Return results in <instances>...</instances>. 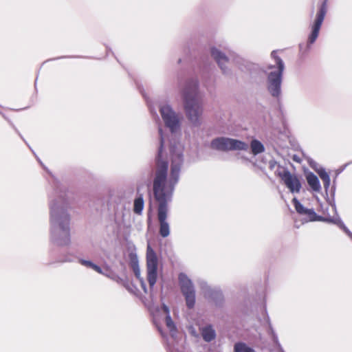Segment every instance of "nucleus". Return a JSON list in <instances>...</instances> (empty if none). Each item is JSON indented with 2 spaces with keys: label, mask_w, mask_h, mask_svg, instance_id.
I'll return each instance as SVG.
<instances>
[{
  "label": "nucleus",
  "mask_w": 352,
  "mask_h": 352,
  "mask_svg": "<svg viewBox=\"0 0 352 352\" xmlns=\"http://www.w3.org/2000/svg\"><path fill=\"white\" fill-rule=\"evenodd\" d=\"M160 146L157 157V170L153 182V191L158 201L157 217L160 222V234L166 237L170 234L169 224L166 221L168 207V203L171 200L174 186L179 179L181 165L183 162L184 146L180 143L171 144L170 151L171 157V172L168 179H166L168 168L167 162L164 159V146L165 138L161 129H159Z\"/></svg>",
  "instance_id": "nucleus-1"
},
{
  "label": "nucleus",
  "mask_w": 352,
  "mask_h": 352,
  "mask_svg": "<svg viewBox=\"0 0 352 352\" xmlns=\"http://www.w3.org/2000/svg\"><path fill=\"white\" fill-rule=\"evenodd\" d=\"M294 160L296 162H300L299 159L296 156H294Z\"/></svg>",
  "instance_id": "nucleus-28"
},
{
  "label": "nucleus",
  "mask_w": 352,
  "mask_h": 352,
  "mask_svg": "<svg viewBox=\"0 0 352 352\" xmlns=\"http://www.w3.org/2000/svg\"><path fill=\"white\" fill-rule=\"evenodd\" d=\"M276 164V162H274V161H271V162H270V168H274V166H275V164Z\"/></svg>",
  "instance_id": "nucleus-26"
},
{
  "label": "nucleus",
  "mask_w": 352,
  "mask_h": 352,
  "mask_svg": "<svg viewBox=\"0 0 352 352\" xmlns=\"http://www.w3.org/2000/svg\"><path fill=\"white\" fill-rule=\"evenodd\" d=\"M144 202L142 196L137 197L133 201V212L141 214L144 208Z\"/></svg>",
  "instance_id": "nucleus-16"
},
{
  "label": "nucleus",
  "mask_w": 352,
  "mask_h": 352,
  "mask_svg": "<svg viewBox=\"0 0 352 352\" xmlns=\"http://www.w3.org/2000/svg\"><path fill=\"white\" fill-rule=\"evenodd\" d=\"M292 202L297 212L306 216V221L322 220L320 217L317 216L316 213L313 209H307L305 208L296 198H294Z\"/></svg>",
  "instance_id": "nucleus-11"
},
{
  "label": "nucleus",
  "mask_w": 352,
  "mask_h": 352,
  "mask_svg": "<svg viewBox=\"0 0 352 352\" xmlns=\"http://www.w3.org/2000/svg\"><path fill=\"white\" fill-rule=\"evenodd\" d=\"M65 226L63 224V222L60 223V226L62 230L66 232V234L68 236H69V217H67V216L65 217Z\"/></svg>",
  "instance_id": "nucleus-21"
},
{
  "label": "nucleus",
  "mask_w": 352,
  "mask_h": 352,
  "mask_svg": "<svg viewBox=\"0 0 352 352\" xmlns=\"http://www.w3.org/2000/svg\"><path fill=\"white\" fill-rule=\"evenodd\" d=\"M327 13V4L326 1H324L320 8L319 11L316 14V18L311 25V32L308 37L307 45L309 46L313 44L316 40L317 39L319 31L320 30L321 25L324 21L325 14Z\"/></svg>",
  "instance_id": "nucleus-10"
},
{
  "label": "nucleus",
  "mask_w": 352,
  "mask_h": 352,
  "mask_svg": "<svg viewBox=\"0 0 352 352\" xmlns=\"http://www.w3.org/2000/svg\"><path fill=\"white\" fill-rule=\"evenodd\" d=\"M339 226L344 230V232L352 239V232L345 226V225L342 222H340Z\"/></svg>",
  "instance_id": "nucleus-23"
},
{
  "label": "nucleus",
  "mask_w": 352,
  "mask_h": 352,
  "mask_svg": "<svg viewBox=\"0 0 352 352\" xmlns=\"http://www.w3.org/2000/svg\"><path fill=\"white\" fill-rule=\"evenodd\" d=\"M123 285L126 288L127 290H129V292H131V288H130V286L129 284H126L125 283H123Z\"/></svg>",
  "instance_id": "nucleus-27"
},
{
  "label": "nucleus",
  "mask_w": 352,
  "mask_h": 352,
  "mask_svg": "<svg viewBox=\"0 0 352 352\" xmlns=\"http://www.w3.org/2000/svg\"><path fill=\"white\" fill-rule=\"evenodd\" d=\"M179 280L182 292L186 298V305L188 308L193 307L195 303V292L191 280L182 273L179 276Z\"/></svg>",
  "instance_id": "nucleus-8"
},
{
  "label": "nucleus",
  "mask_w": 352,
  "mask_h": 352,
  "mask_svg": "<svg viewBox=\"0 0 352 352\" xmlns=\"http://www.w3.org/2000/svg\"><path fill=\"white\" fill-rule=\"evenodd\" d=\"M318 173L320 177V179L322 180L324 183V187L326 190H327L330 186V177L329 174L326 172V170L323 168H321L318 170Z\"/></svg>",
  "instance_id": "nucleus-17"
},
{
  "label": "nucleus",
  "mask_w": 352,
  "mask_h": 352,
  "mask_svg": "<svg viewBox=\"0 0 352 352\" xmlns=\"http://www.w3.org/2000/svg\"><path fill=\"white\" fill-rule=\"evenodd\" d=\"M252 153L256 155L265 151L264 145L257 140H252L250 143Z\"/></svg>",
  "instance_id": "nucleus-15"
},
{
  "label": "nucleus",
  "mask_w": 352,
  "mask_h": 352,
  "mask_svg": "<svg viewBox=\"0 0 352 352\" xmlns=\"http://www.w3.org/2000/svg\"><path fill=\"white\" fill-rule=\"evenodd\" d=\"M276 174L281 179L283 182L292 193H298L301 189V183L298 177L291 173L287 168L278 166Z\"/></svg>",
  "instance_id": "nucleus-7"
},
{
  "label": "nucleus",
  "mask_w": 352,
  "mask_h": 352,
  "mask_svg": "<svg viewBox=\"0 0 352 352\" xmlns=\"http://www.w3.org/2000/svg\"><path fill=\"white\" fill-rule=\"evenodd\" d=\"M273 67H274V66L270 65V66H269V69H272V68H273Z\"/></svg>",
  "instance_id": "nucleus-30"
},
{
  "label": "nucleus",
  "mask_w": 352,
  "mask_h": 352,
  "mask_svg": "<svg viewBox=\"0 0 352 352\" xmlns=\"http://www.w3.org/2000/svg\"><path fill=\"white\" fill-rule=\"evenodd\" d=\"M201 335L206 342H210L216 337V333L212 326L208 325L201 329Z\"/></svg>",
  "instance_id": "nucleus-14"
},
{
  "label": "nucleus",
  "mask_w": 352,
  "mask_h": 352,
  "mask_svg": "<svg viewBox=\"0 0 352 352\" xmlns=\"http://www.w3.org/2000/svg\"><path fill=\"white\" fill-rule=\"evenodd\" d=\"M129 258H132V254H129Z\"/></svg>",
  "instance_id": "nucleus-29"
},
{
  "label": "nucleus",
  "mask_w": 352,
  "mask_h": 352,
  "mask_svg": "<svg viewBox=\"0 0 352 352\" xmlns=\"http://www.w3.org/2000/svg\"><path fill=\"white\" fill-rule=\"evenodd\" d=\"M234 352H255L252 348L244 343H236L234 345Z\"/></svg>",
  "instance_id": "nucleus-19"
},
{
  "label": "nucleus",
  "mask_w": 352,
  "mask_h": 352,
  "mask_svg": "<svg viewBox=\"0 0 352 352\" xmlns=\"http://www.w3.org/2000/svg\"><path fill=\"white\" fill-rule=\"evenodd\" d=\"M210 147L212 149L221 151H246L248 148V144L236 139L219 137L211 141Z\"/></svg>",
  "instance_id": "nucleus-4"
},
{
  "label": "nucleus",
  "mask_w": 352,
  "mask_h": 352,
  "mask_svg": "<svg viewBox=\"0 0 352 352\" xmlns=\"http://www.w3.org/2000/svg\"><path fill=\"white\" fill-rule=\"evenodd\" d=\"M160 111L163 121L171 132H176L180 129L179 117L170 104L167 103L161 104Z\"/></svg>",
  "instance_id": "nucleus-5"
},
{
  "label": "nucleus",
  "mask_w": 352,
  "mask_h": 352,
  "mask_svg": "<svg viewBox=\"0 0 352 352\" xmlns=\"http://www.w3.org/2000/svg\"><path fill=\"white\" fill-rule=\"evenodd\" d=\"M271 57L274 60L277 70L269 73L267 80V89L272 97L279 98L281 96L282 76L285 64L283 60L277 56V51L272 52Z\"/></svg>",
  "instance_id": "nucleus-3"
},
{
  "label": "nucleus",
  "mask_w": 352,
  "mask_h": 352,
  "mask_svg": "<svg viewBox=\"0 0 352 352\" xmlns=\"http://www.w3.org/2000/svg\"><path fill=\"white\" fill-rule=\"evenodd\" d=\"M80 262L82 265H83L87 267H91V268L94 265V263H93L92 262H91L89 261L81 260Z\"/></svg>",
  "instance_id": "nucleus-24"
},
{
  "label": "nucleus",
  "mask_w": 352,
  "mask_h": 352,
  "mask_svg": "<svg viewBox=\"0 0 352 352\" xmlns=\"http://www.w3.org/2000/svg\"><path fill=\"white\" fill-rule=\"evenodd\" d=\"M133 272H134L136 278L139 280L142 289H144V291L146 292V285H145V283L143 281V280L140 278V270L138 269V267H136L134 264H133Z\"/></svg>",
  "instance_id": "nucleus-20"
},
{
  "label": "nucleus",
  "mask_w": 352,
  "mask_h": 352,
  "mask_svg": "<svg viewBox=\"0 0 352 352\" xmlns=\"http://www.w3.org/2000/svg\"><path fill=\"white\" fill-rule=\"evenodd\" d=\"M211 55L216 60L223 72H226V64L228 61L226 56L215 47L211 49Z\"/></svg>",
  "instance_id": "nucleus-12"
},
{
  "label": "nucleus",
  "mask_w": 352,
  "mask_h": 352,
  "mask_svg": "<svg viewBox=\"0 0 352 352\" xmlns=\"http://www.w3.org/2000/svg\"><path fill=\"white\" fill-rule=\"evenodd\" d=\"M339 226L344 230V232L352 239V232L345 226V225L342 222H340Z\"/></svg>",
  "instance_id": "nucleus-22"
},
{
  "label": "nucleus",
  "mask_w": 352,
  "mask_h": 352,
  "mask_svg": "<svg viewBox=\"0 0 352 352\" xmlns=\"http://www.w3.org/2000/svg\"><path fill=\"white\" fill-rule=\"evenodd\" d=\"M327 221H332V219H327Z\"/></svg>",
  "instance_id": "nucleus-31"
},
{
  "label": "nucleus",
  "mask_w": 352,
  "mask_h": 352,
  "mask_svg": "<svg viewBox=\"0 0 352 352\" xmlns=\"http://www.w3.org/2000/svg\"><path fill=\"white\" fill-rule=\"evenodd\" d=\"M201 289L204 296L208 298H210L212 297L213 294H217V291L214 290L205 283H202Z\"/></svg>",
  "instance_id": "nucleus-18"
},
{
  "label": "nucleus",
  "mask_w": 352,
  "mask_h": 352,
  "mask_svg": "<svg viewBox=\"0 0 352 352\" xmlns=\"http://www.w3.org/2000/svg\"><path fill=\"white\" fill-rule=\"evenodd\" d=\"M147 278L151 287H153L157 280V258L150 244L146 251Z\"/></svg>",
  "instance_id": "nucleus-9"
},
{
  "label": "nucleus",
  "mask_w": 352,
  "mask_h": 352,
  "mask_svg": "<svg viewBox=\"0 0 352 352\" xmlns=\"http://www.w3.org/2000/svg\"><path fill=\"white\" fill-rule=\"evenodd\" d=\"M198 81L188 80L182 91L184 109L189 121L195 125L199 124L203 106L198 98Z\"/></svg>",
  "instance_id": "nucleus-2"
},
{
  "label": "nucleus",
  "mask_w": 352,
  "mask_h": 352,
  "mask_svg": "<svg viewBox=\"0 0 352 352\" xmlns=\"http://www.w3.org/2000/svg\"><path fill=\"white\" fill-rule=\"evenodd\" d=\"M91 268L98 273H102L101 268L99 266L96 265V264H94V266L91 267Z\"/></svg>",
  "instance_id": "nucleus-25"
},
{
  "label": "nucleus",
  "mask_w": 352,
  "mask_h": 352,
  "mask_svg": "<svg viewBox=\"0 0 352 352\" xmlns=\"http://www.w3.org/2000/svg\"><path fill=\"white\" fill-rule=\"evenodd\" d=\"M307 181L309 186L314 191L319 192L321 189V186L318 177L313 173H309L307 175Z\"/></svg>",
  "instance_id": "nucleus-13"
},
{
  "label": "nucleus",
  "mask_w": 352,
  "mask_h": 352,
  "mask_svg": "<svg viewBox=\"0 0 352 352\" xmlns=\"http://www.w3.org/2000/svg\"><path fill=\"white\" fill-rule=\"evenodd\" d=\"M152 314L154 323L160 331H161L160 325L161 322L163 321L165 322L166 326L167 327L171 335L173 336L175 334L177 330L176 326L170 316L169 308L166 305H163L160 309H157L154 311H152Z\"/></svg>",
  "instance_id": "nucleus-6"
}]
</instances>
